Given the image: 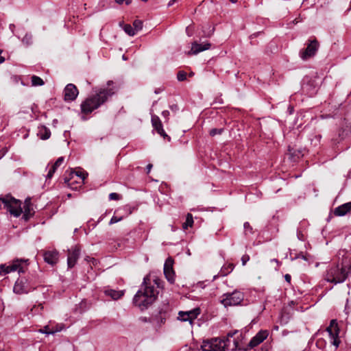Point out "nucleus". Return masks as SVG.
Returning a JSON list of instances; mask_svg holds the SVG:
<instances>
[{"instance_id":"1","label":"nucleus","mask_w":351,"mask_h":351,"mask_svg":"<svg viewBox=\"0 0 351 351\" xmlns=\"http://www.w3.org/2000/svg\"><path fill=\"white\" fill-rule=\"evenodd\" d=\"M21 204L22 203L19 199H16L10 194L0 197V209H5L15 217H19L23 213L22 219L27 221L35 213L31 198L25 199L23 208L21 207Z\"/></svg>"},{"instance_id":"2","label":"nucleus","mask_w":351,"mask_h":351,"mask_svg":"<svg viewBox=\"0 0 351 351\" xmlns=\"http://www.w3.org/2000/svg\"><path fill=\"white\" fill-rule=\"evenodd\" d=\"M113 81L109 80L107 82V87L100 88L95 90V93L86 98L80 105L82 113L89 114L97 109L115 94L117 89L112 86Z\"/></svg>"},{"instance_id":"3","label":"nucleus","mask_w":351,"mask_h":351,"mask_svg":"<svg viewBox=\"0 0 351 351\" xmlns=\"http://www.w3.org/2000/svg\"><path fill=\"white\" fill-rule=\"evenodd\" d=\"M156 285L158 287L156 280H154L152 283L148 276L144 277L140 289L133 298V304L138 307L141 311L147 309L156 300L158 291L155 287Z\"/></svg>"},{"instance_id":"4","label":"nucleus","mask_w":351,"mask_h":351,"mask_svg":"<svg viewBox=\"0 0 351 351\" xmlns=\"http://www.w3.org/2000/svg\"><path fill=\"white\" fill-rule=\"evenodd\" d=\"M350 274L351 261H345L328 265L324 274V279L335 285L340 284L345 282Z\"/></svg>"},{"instance_id":"5","label":"nucleus","mask_w":351,"mask_h":351,"mask_svg":"<svg viewBox=\"0 0 351 351\" xmlns=\"http://www.w3.org/2000/svg\"><path fill=\"white\" fill-rule=\"evenodd\" d=\"M29 259L16 258L12 261L10 265H0V276H5L12 271H17L19 274L25 273L29 265Z\"/></svg>"},{"instance_id":"6","label":"nucleus","mask_w":351,"mask_h":351,"mask_svg":"<svg viewBox=\"0 0 351 351\" xmlns=\"http://www.w3.org/2000/svg\"><path fill=\"white\" fill-rule=\"evenodd\" d=\"M36 285L33 282L29 276H23L19 278L13 287L14 293L21 295L28 293L32 290H34Z\"/></svg>"},{"instance_id":"7","label":"nucleus","mask_w":351,"mask_h":351,"mask_svg":"<svg viewBox=\"0 0 351 351\" xmlns=\"http://www.w3.org/2000/svg\"><path fill=\"white\" fill-rule=\"evenodd\" d=\"M221 303L225 306H231L240 304L244 299V295L239 291H234L232 293H226L223 295Z\"/></svg>"},{"instance_id":"8","label":"nucleus","mask_w":351,"mask_h":351,"mask_svg":"<svg viewBox=\"0 0 351 351\" xmlns=\"http://www.w3.org/2000/svg\"><path fill=\"white\" fill-rule=\"evenodd\" d=\"M269 335L267 330H261L258 332L253 337L248 343L247 348H239V351H248L250 349H253L261 344Z\"/></svg>"},{"instance_id":"9","label":"nucleus","mask_w":351,"mask_h":351,"mask_svg":"<svg viewBox=\"0 0 351 351\" xmlns=\"http://www.w3.org/2000/svg\"><path fill=\"white\" fill-rule=\"evenodd\" d=\"M319 47L318 41L315 38L309 40L306 49L300 51V56L302 60H307L309 58L314 56Z\"/></svg>"},{"instance_id":"10","label":"nucleus","mask_w":351,"mask_h":351,"mask_svg":"<svg viewBox=\"0 0 351 351\" xmlns=\"http://www.w3.org/2000/svg\"><path fill=\"white\" fill-rule=\"evenodd\" d=\"M151 122L154 130H155L161 137H162L164 140H166L168 142L171 141V137L164 130L162 121L157 115H152Z\"/></svg>"},{"instance_id":"11","label":"nucleus","mask_w":351,"mask_h":351,"mask_svg":"<svg viewBox=\"0 0 351 351\" xmlns=\"http://www.w3.org/2000/svg\"><path fill=\"white\" fill-rule=\"evenodd\" d=\"M173 265V259L171 257L167 258L164 264V274L170 284H173L175 282V271Z\"/></svg>"},{"instance_id":"12","label":"nucleus","mask_w":351,"mask_h":351,"mask_svg":"<svg viewBox=\"0 0 351 351\" xmlns=\"http://www.w3.org/2000/svg\"><path fill=\"white\" fill-rule=\"evenodd\" d=\"M237 333L235 332H230L226 337H223L225 346V351H236L239 350V342L233 338V336Z\"/></svg>"},{"instance_id":"13","label":"nucleus","mask_w":351,"mask_h":351,"mask_svg":"<svg viewBox=\"0 0 351 351\" xmlns=\"http://www.w3.org/2000/svg\"><path fill=\"white\" fill-rule=\"evenodd\" d=\"M79 94L78 90L73 84H68L64 89V100L65 101H74Z\"/></svg>"},{"instance_id":"14","label":"nucleus","mask_w":351,"mask_h":351,"mask_svg":"<svg viewBox=\"0 0 351 351\" xmlns=\"http://www.w3.org/2000/svg\"><path fill=\"white\" fill-rule=\"evenodd\" d=\"M199 314V308H195L189 311H180L178 313V319L182 322H189L191 324Z\"/></svg>"},{"instance_id":"15","label":"nucleus","mask_w":351,"mask_h":351,"mask_svg":"<svg viewBox=\"0 0 351 351\" xmlns=\"http://www.w3.org/2000/svg\"><path fill=\"white\" fill-rule=\"evenodd\" d=\"M80 255V249L77 246H75L69 250L68 258H67V265L69 269L73 268Z\"/></svg>"},{"instance_id":"16","label":"nucleus","mask_w":351,"mask_h":351,"mask_svg":"<svg viewBox=\"0 0 351 351\" xmlns=\"http://www.w3.org/2000/svg\"><path fill=\"white\" fill-rule=\"evenodd\" d=\"M302 88V90L306 91L307 94H309L311 95L315 94V92L317 91L315 80L309 77H305L303 79Z\"/></svg>"},{"instance_id":"17","label":"nucleus","mask_w":351,"mask_h":351,"mask_svg":"<svg viewBox=\"0 0 351 351\" xmlns=\"http://www.w3.org/2000/svg\"><path fill=\"white\" fill-rule=\"evenodd\" d=\"M326 330L330 336L334 339L333 345L337 347L339 346V341L336 339L339 335V328L338 324L335 319L330 321V325L327 327Z\"/></svg>"},{"instance_id":"18","label":"nucleus","mask_w":351,"mask_h":351,"mask_svg":"<svg viewBox=\"0 0 351 351\" xmlns=\"http://www.w3.org/2000/svg\"><path fill=\"white\" fill-rule=\"evenodd\" d=\"M59 253L57 250H48L43 253L45 262L52 266L55 265L58 261Z\"/></svg>"},{"instance_id":"19","label":"nucleus","mask_w":351,"mask_h":351,"mask_svg":"<svg viewBox=\"0 0 351 351\" xmlns=\"http://www.w3.org/2000/svg\"><path fill=\"white\" fill-rule=\"evenodd\" d=\"M210 46L211 44L208 42H205L199 44L197 42L195 41L192 43L191 49L189 52V53L192 55H197V53L202 51L209 49Z\"/></svg>"},{"instance_id":"20","label":"nucleus","mask_w":351,"mask_h":351,"mask_svg":"<svg viewBox=\"0 0 351 351\" xmlns=\"http://www.w3.org/2000/svg\"><path fill=\"white\" fill-rule=\"evenodd\" d=\"M207 344H210V351H225L226 344H224L223 338L213 339Z\"/></svg>"},{"instance_id":"21","label":"nucleus","mask_w":351,"mask_h":351,"mask_svg":"<svg viewBox=\"0 0 351 351\" xmlns=\"http://www.w3.org/2000/svg\"><path fill=\"white\" fill-rule=\"evenodd\" d=\"M351 210V202L341 204L334 210V215L338 217L345 216Z\"/></svg>"},{"instance_id":"22","label":"nucleus","mask_w":351,"mask_h":351,"mask_svg":"<svg viewBox=\"0 0 351 351\" xmlns=\"http://www.w3.org/2000/svg\"><path fill=\"white\" fill-rule=\"evenodd\" d=\"M37 135L42 140H47L51 136V131L45 125H40Z\"/></svg>"},{"instance_id":"23","label":"nucleus","mask_w":351,"mask_h":351,"mask_svg":"<svg viewBox=\"0 0 351 351\" xmlns=\"http://www.w3.org/2000/svg\"><path fill=\"white\" fill-rule=\"evenodd\" d=\"M234 266L232 263L225 264L221 268L219 275L221 276H226L229 274L233 270Z\"/></svg>"},{"instance_id":"24","label":"nucleus","mask_w":351,"mask_h":351,"mask_svg":"<svg viewBox=\"0 0 351 351\" xmlns=\"http://www.w3.org/2000/svg\"><path fill=\"white\" fill-rule=\"evenodd\" d=\"M119 26L123 28L124 32L129 36H133L136 34V31L130 24H124L123 22L119 23Z\"/></svg>"},{"instance_id":"25","label":"nucleus","mask_w":351,"mask_h":351,"mask_svg":"<svg viewBox=\"0 0 351 351\" xmlns=\"http://www.w3.org/2000/svg\"><path fill=\"white\" fill-rule=\"evenodd\" d=\"M105 293L113 300H118L123 295V292L122 291H116L113 289L106 290Z\"/></svg>"},{"instance_id":"26","label":"nucleus","mask_w":351,"mask_h":351,"mask_svg":"<svg viewBox=\"0 0 351 351\" xmlns=\"http://www.w3.org/2000/svg\"><path fill=\"white\" fill-rule=\"evenodd\" d=\"M193 224V215L191 213H188L186 217V221L182 224V228L184 230L188 229L189 227H191Z\"/></svg>"},{"instance_id":"27","label":"nucleus","mask_w":351,"mask_h":351,"mask_svg":"<svg viewBox=\"0 0 351 351\" xmlns=\"http://www.w3.org/2000/svg\"><path fill=\"white\" fill-rule=\"evenodd\" d=\"M32 85L34 86H43L44 81L37 75H33L31 78Z\"/></svg>"},{"instance_id":"28","label":"nucleus","mask_w":351,"mask_h":351,"mask_svg":"<svg viewBox=\"0 0 351 351\" xmlns=\"http://www.w3.org/2000/svg\"><path fill=\"white\" fill-rule=\"evenodd\" d=\"M243 229L244 234L246 237H247L249 234H253L254 232L252 226L247 221L244 223Z\"/></svg>"},{"instance_id":"29","label":"nucleus","mask_w":351,"mask_h":351,"mask_svg":"<svg viewBox=\"0 0 351 351\" xmlns=\"http://www.w3.org/2000/svg\"><path fill=\"white\" fill-rule=\"evenodd\" d=\"M133 28L136 31V34L142 29L143 21L138 19H136L133 22Z\"/></svg>"},{"instance_id":"30","label":"nucleus","mask_w":351,"mask_h":351,"mask_svg":"<svg viewBox=\"0 0 351 351\" xmlns=\"http://www.w3.org/2000/svg\"><path fill=\"white\" fill-rule=\"evenodd\" d=\"M302 224L300 223V228L297 230V237L300 241H304L306 239V234L303 230H302Z\"/></svg>"},{"instance_id":"31","label":"nucleus","mask_w":351,"mask_h":351,"mask_svg":"<svg viewBox=\"0 0 351 351\" xmlns=\"http://www.w3.org/2000/svg\"><path fill=\"white\" fill-rule=\"evenodd\" d=\"M343 139V137H341V132H339L338 134H336L334 135L333 137L331 138V143L332 145H335L339 143V142Z\"/></svg>"},{"instance_id":"32","label":"nucleus","mask_w":351,"mask_h":351,"mask_svg":"<svg viewBox=\"0 0 351 351\" xmlns=\"http://www.w3.org/2000/svg\"><path fill=\"white\" fill-rule=\"evenodd\" d=\"M22 42L27 45H30L32 43V35L27 33L23 38Z\"/></svg>"},{"instance_id":"33","label":"nucleus","mask_w":351,"mask_h":351,"mask_svg":"<svg viewBox=\"0 0 351 351\" xmlns=\"http://www.w3.org/2000/svg\"><path fill=\"white\" fill-rule=\"evenodd\" d=\"M223 130V128H213L210 130L209 134L211 136H215L217 134H221Z\"/></svg>"},{"instance_id":"34","label":"nucleus","mask_w":351,"mask_h":351,"mask_svg":"<svg viewBox=\"0 0 351 351\" xmlns=\"http://www.w3.org/2000/svg\"><path fill=\"white\" fill-rule=\"evenodd\" d=\"M186 73L184 71H179L177 74V79L180 82L184 81L186 79Z\"/></svg>"},{"instance_id":"35","label":"nucleus","mask_w":351,"mask_h":351,"mask_svg":"<svg viewBox=\"0 0 351 351\" xmlns=\"http://www.w3.org/2000/svg\"><path fill=\"white\" fill-rule=\"evenodd\" d=\"M123 219V216L118 217L116 215H113L109 222V224L112 225L113 223H117L119 221H121Z\"/></svg>"},{"instance_id":"36","label":"nucleus","mask_w":351,"mask_h":351,"mask_svg":"<svg viewBox=\"0 0 351 351\" xmlns=\"http://www.w3.org/2000/svg\"><path fill=\"white\" fill-rule=\"evenodd\" d=\"M64 160V157H59L51 167L57 169L63 163Z\"/></svg>"},{"instance_id":"37","label":"nucleus","mask_w":351,"mask_h":351,"mask_svg":"<svg viewBox=\"0 0 351 351\" xmlns=\"http://www.w3.org/2000/svg\"><path fill=\"white\" fill-rule=\"evenodd\" d=\"M56 171V169L54 167H51L49 169L47 174L46 175V180H47L51 179L53 177Z\"/></svg>"},{"instance_id":"38","label":"nucleus","mask_w":351,"mask_h":351,"mask_svg":"<svg viewBox=\"0 0 351 351\" xmlns=\"http://www.w3.org/2000/svg\"><path fill=\"white\" fill-rule=\"evenodd\" d=\"M291 258H292V260L297 259V258H302L305 261H308V258H307L306 255L304 254L303 252H300L298 254H295V255Z\"/></svg>"},{"instance_id":"39","label":"nucleus","mask_w":351,"mask_h":351,"mask_svg":"<svg viewBox=\"0 0 351 351\" xmlns=\"http://www.w3.org/2000/svg\"><path fill=\"white\" fill-rule=\"evenodd\" d=\"M121 198V195L117 193H111L109 195L110 200H119Z\"/></svg>"},{"instance_id":"40","label":"nucleus","mask_w":351,"mask_h":351,"mask_svg":"<svg viewBox=\"0 0 351 351\" xmlns=\"http://www.w3.org/2000/svg\"><path fill=\"white\" fill-rule=\"evenodd\" d=\"M75 174L77 176L80 177L82 179V180H84L86 177L88 176V173L82 171H76Z\"/></svg>"},{"instance_id":"41","label":"nucleus","mask_w":351,"mask_h":351,"mask_svg":"<svg viewBox=\"0 0 351 351\" xmlns=\"http://www.w3.org/2000/svg\"><path fill=\"white\" fill-rule=\"evenodd\" d=\"M40 332L47 335L53 334L55 332V331L50 330L49 326L45 327V328L41 330Z\"/></svg>"},{"instance_id":"42","label":"nucleus","mask_w":351,"mask_h":351,"mask_svg":"<svg viewBox=\"0 0 351 351\" xmlns=\"http://www.w3.org/2000/svg\"><path fill=\"white\" fill-rule=\"evenodd\" d=\"M250 260V256L247 254H245L241 257V262L243 265H245L247 261Z\"/></svg>"},{"instance_id":"43","label":"nucleus","mask_w":351,"mask_h":351,"mask_svg":"<svg viewBox=\"0 0 351 351\" xmlns=\"http://www.w3.org/2000/svg\"><path fill=\"white\" fill-rule=\"evenodd\" d=\"M117 4H123L125 3L126 5H129L132 3V0H114Z\"/></svg>"},{"instance_id":"44","label":"nucleus","mask_w":351,"mask_h":351,"mask_svg":"<svg viewBox=\"0 0 351 351\" xmlns=\"http://www.w3.org/2000/svg\"><path fill=\"white\" fill-rule=\"evenodd\" d=\"M8 152V148L4 147L0 149V159H1Z\"/></svg>"},{"instance_id":"45","label":"nucleus","mask_w":351,"mask_h":351,"mask_svg":"<svg viewBox=\"0 0 351 351\" xmlns=\"http://www.w3.org/2000/svg\"><path fill=\"white\" fill-rule=\"evenodd\" d=\"M123 209H124V210L128 211V215H130L132 213L134 208H132L131 206H124Z\"/></svg>"},{"instance_id":"46","label":"nucleus","mask_w":351,"mask_h":351,"mask_svg":"<svg viewBox=\"0 0 351 351\" xmlns=\"http://www.w3.org/2000/svg\"><path fill=\"white\" fill-rule=\"evenodd\" d=\"M170 108L173 112H176L179 110V107L177 104H173V105L170 106Z\"/></svg>"},{"instance_id":"47","label":"nucleus","mask_w":351,"mask_h":351,"mask_svg":"<svg viewBox=\"0 0 351 351\" xmlns=\"http://www.w3.org/2000/svg\"><path fill=\"white\" fill-rule=\"evenodd\" d=\"M285 281H286V282H287L290 283V282H291V275H290V274H285Z\"/></svg>"},{"instance_id":"48","label":"nucleus","mask_w":351,"mask_h":351,"mask_svg":"<svg viewBox=\"0 0 351 351\" xmlns=\"http://www.w3.org/2000/svg\"><path fill=\"white\" fill-rule=\"evenodd\" d=\"M169 115V112L168 110H163L162 112V116L164 117V118H166L167 119Z\"/></svg>"},{"instance_id":"49","label":"nucleus","mask_w":351,"mask_h":351,"mask_svg":"<svg viewBox=\"0 0 351 351\" xmlns=\"http://www.w3.org/2000/svg\"><path fill=\"white\" fill-rule=\"evenodd\" d=\"M153 165L152 164H148L146 167L147 173H149L152 168Z\"/></svg>"},{"instance_id":"50","label":"nucleus","mask_w":351,"mask_h":351,"mask_svg":"<svg viewBox=\"0 0 351 351\" xmlns=\"http://www.w3.org/2000/svg\"><path fill=\"white\" fill-rule=\"evenodd\" d=\"M213 32H214V28H213L212 30L210 31V33H208V34H206L204 32V36H210V35L213 34Z\"/></svg>"},{"instance_id":"51","label":"nucleus","mask_w":351,"mask_h":351,"mask_svg":"<svg viewBox=\"0 0 351 351\" xmlns=\"http://www.w3.org/2000/svg\"><path fill=\"white\" fill-rule=\"evenodd\" d=\"M177 0H171L169 1V2L168 3V6H171Z\"/></svg>"},{"instance_id":"52","label":"nucleus","mask_w":351,"mask_h":351,"mask_svg":"<svg viewBox=\"0 0 351 351\" xmlns=\"http://www.w3.org/2000/svg\"><path fill=\"white\" fill-rule=\"evenodd\" d=\"M141 319H142V322H147L149 321V319L146 317H142Z\"/></svg>"},{"instance_id":"53","label":"nucleus","mask_w":351,"mask_h":351,"mask_svg":"<svg viewBox=\"0 0 351 351\" xmlns=\"http://www.w3.org/2000/svg\"><path fill=\"white\" fill-rule=\"evenodd\" d=\"M104 217V215L100 216V217L99 218V219L97 221V223H99L101 221H102Z\"/></svg>"},{"instance_id":"54","label":"nucleus","mask_w":351,"mask_h":351,"mask_svg":"<svg viewBox=\"0 0 351 351\" xmlns=\"http://www.w3.org/2000/svg\"><path fill=\"white\" fill-rule=\"evenodd\" d=\"M14 27V25L13 24H10V29L12 31L13 30V28Z\"/></svg>"},{"instance_id":"55","label":"nucleus","mask_w":351,"mask_h":351,"mask_svg":"<svg viewBox=\"0 0 351 351\" xmlns=\"http://www.w3.org/2000/svg\"><path fill=\"white\" fill-rule=\"evenodd\" d=\"M289 152H290L291 154L295 155V153L292 152V149H291L290 147L289 148Z\"/></svg>"},{"instance_id":"56","label":"nucleus","mask_w":351,"mask_h":351,"mask_svg":"<svg viewBox=\"0 0 351 351\" xmlns=\"http://www.w3.org/2000/svg\"><path fill=\"white\" fill-rule=\"evenodd\" d=\"M154 93H155L156 94H158V93H160V90L156 89V90H155V92H154Z\"/></svg>"},{"instance_id":"57","label":"nucleus","mask_w":351,"mask_h":351,"mask_svg":"<svg viewBox=\"0 0 351 351\" xmlns=\"http://www.w3.org/2000/svg\"><path fill=\"white\" fill-rule=\"evenodd\" d=\"M230 2L234 3L236 2H237L238 0H229Z\"/></svg>"},{"instance_id":"58","label":"nucleus","mask_w":351,"mask_h":351,"mask_svg":"<svg viewBox=\"0 0 351 351\" xmlns=\"http://www.w3.org/2000/svg\"><path fill=\"white\" fill-rule=\"evenodd\" d=\"M271 261H274V262H276V263H278V261L277 259H276V258L271 260Z\"/></svg>"},{"instance_id":"59","label":"nucleus","mask_w":351,"mask_h":351,"mask_svg":"<svg viewBox=\"0 0 351 351\" xmlns=\"http://www.w3.org/2000/svg\"><path fill=\"white\" fill-rule=\"evenodd\" d=\"M14 78L16 80V82H17L18 77L16 76H14Z\"/></svg>"},{"instance_id":"60","label":"nucleus","mask_w":351,"mask_h":351,"mask_svg":"<svg viewBox=\"0 0 351 351\" xmlns=\"http://www.w3.org/2000/svg\"><path fill=\"white\" fill-rule=\"evenodd\" d=\"M331 215H329L328 220H329L331 218Z\"/></svg>"},{"instance_id":"61","label":"nucleus","mask_w":351,"mask_h":351,"mask_svg":"<svg viewBox=\"0 0 351 351\" xmlns=\"http://www.w3.org/2000/svg\"><path fill=\"white\" fill-rule=\"evenodd\" d=\"M82 119H84V120L86 119L84 116L82 117Z\"/></svg>"},{"instance_id":"62","label":"nucleus","mask_w":351,"mask_h":351,"mask_svg":"<svg viewBox=\"0 0 351 351\" xmlns=\"http://www.w3.org/2000/svg\"><path fill=\"white\" fill-rule=\"evenodd\" d=\"M123 60H125V56H124V55L123 56Z\"/></svg>"},{"instance_id":"63","label":"nucleus","mask_w":351,"mask_h":351,"mask_svg":"<svg viewBox=\"0 0 351 351\" xmlns=\"http://www.w3.org/2000/svg\"><path fill=\"white\" fill-rule=\"evenodd\" d=\"M204 345L206 346V342H204V345L203 346H204Z\"/></svg>"},{"instance_id":"64","label":"nucleus","mask_w":351,"mask_h":351,"mask_svg":"<svg viewBox=\"0 0 351 351\" xmlns=\"http://www.w3.org/2000/svg\"><path fill=\"white\" fill-rule=\"evenodd\" d=\"M350 95H351V90H350Z\"/></svg>"}]
</instances>
